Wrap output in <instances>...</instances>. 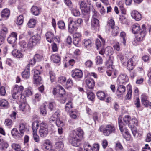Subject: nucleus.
I'll return each instance as SVG.
<instances>
[{
  "label": "nucleus",
  "mask_w": 151,
  "mask_h": 151,
  "mask_svg": "<svg viewBox=\"0 0 151 151\" xmlns=\"http://www.w3.org/2000/svg\"><path fill=\"white\" fill-rule=\"evenodd\" d=\"M42 58V56L39 54H35L34 58V59L36 61V62L40 61Z\"/></svg>",
  "instance_id": "6e6d98bb"
},
{
  "label": "nucleus",
  "mask_w": 151,
  "mask_h": 151,
  "mask_svg": "<svg viewBox=\"0 0 151 151\" xmlns=\"http://www.w3.org/2000/svg\"><path fill=\"white\" fill-rule=\"evenodd\" d=\"M83 44L85 47L89 48L91 47L92 42L89 39H84L83 41Z\"/></svg>",
  "instance_id": "f704fd0d"
},
{
  "label": "nucleus",
  "mask_w": 151,
  "mask_h": 151,
  "mask_svg": "<svg viewBox=\"0 0 151 151\" xmlns=\"http://www.w3.org/2000/svg\"><path fill=\"white\" fill-rule=\"evenodd\" d=\"M58 27L61 29H63L65 28V24L63 21H60L58 23Z\"/></svg>",
  "instance_id": "603ef678"
},
{
  "label": "nucleus",
  "mask_w": 151,
  "mask_h": 151,
  "mask_svg": "<svg viewBox=\"0 0 151 151\" xmlns=\"http://www.w3.org/2000/svg\"><path fill=\"white\" fill-rule=\"evenodd\" d=\"M115 149L117 151H121L123 149V147L120 142H118L116 144Z\"/></svg>",
  "instance_id": "864d4df0"
},
{
  "label": "nucleus",
  "mask_w": 151,
  "mask_h": 151,
  "mask_svg": "<svg viewBox=\"0 0 151 151\" xmlns=\"http://www.w3.org/2000/svg\"><path fill=\"white\" fill-rule=\"evenodd\" d=\"M4 124L6 125L11 127L12 124V121L10 119H6L5 120Z\"/></svg>",
  "instance_id": "680f3d73"
},
{
  "label": "nucleus",
  "mask_w": 151,
  "mask_h": 151,
  "mask_svg": "<svg viewBox=\"0 0 151 151\" xmlns=\"http://www.w3.org/2000/svg\"><path fill=\"white\" fill-rule=\"evenodd\" d=\"M72 77L76 79L80 78L82 77L83 73L81 70L76 69L72 71Z\"/></svg>",
  "instance_id": "2eb2a0df"
},
{
  "label": "nucleus",
  "mask_w": 151,
  "mask_h": 151,
  "mask_svg": "<svg viewBox=\"0 0 151 151\" xmlns=\"http://www.w3.org/2000/svg\"><path fill=\"white\" fill-rule=\"evenodd\" d=\"M39 132L40 136L42 138L46 137L48 134V130L47 124L42 122L39 125Z\"/></svg>",
  "instance_id": "39448f33"
},
{
  "label": "nucleus",
  "mask_w": 151,
  "mask_h": 151,
  "mask_svg": "<svg viewBox=\"0 0 151 151\" xmlns=\"http://www.w3.org/2000/svg\"><path fill=\"white\" fill-rule=\"evenodd\" d=\"M132 89L131 87H130L129 90L127 92L126 96V98L127 99H130L132 96Z\"/></svg>",
  "instance_id": "13d9d810"
},
{
  "label": "nucleus",
  "mask_w": 151,
  "mask_h": 151,
  "mask_svg": "<svg viewBox=\"0 0 151 151\" xmlns=\"http://www.w3.org/2000/svg\"><path fill=\"white\" fill-rule=\"evenodd\" d=\"M53 93L55 95H57L60 97H62L65 94V89L61 86H58L53 89Z\"/></svg>",
  "instance_id": "6e6552de"
},
{
  "label": "nucleus",
  "mask_w": 151,
  "mask_h": 151,
  "mask_svg": "<svg viewBox=\"0 0 151 151\" xmlns=\"http://www.w3.org/2000/svg\"><path fill=\"white\" fill-rule=\"evenodd\" d=\"M72 13L75 16H78L80 14L79 11L76 9H73L72 10Z\"/></svg>",
  "instance_id": "774afa93"
},
{
  "label": "nucleus",
  "mask_w": 151,
  "mask_h": 151,
  "mask_svg": "<svg viewBox=\"0 0 151 151\" xmlns=\"http://www.w3.org/2000/svg\"><path fill=\"white\" fill-rule=\"evenodd\" d=\"M41 37L38 35H36L32 36L30 39L29 41V48H32L35 46L37 44L40 43Z\"/></svg>",
  "instance_id": "423d86ee"
},
{
  "label": "nucleus",
  "mask_w": 151,
  "mask_h": 151,
  "mask_svg": "<svg viewBox=\"0 0 151 151\" xmlns=\"http://www.w3.org/2000/svg\"><path fill=\"white\" fill-rule=\"evenodd\" d=\"M87 97L88 99L92 101L94 99L95 97L94 94L92 92H90L87 93Z\"/></svg>",
  "instance_id": "3c124183"
},
{
  "label": "nucleus",
  "mask_w": 151,
  "mask_h": 151,
  "mask_svg": "<svg viewBox=\"0 0 151 151\" xmlns=\"http://www.w3.org/2000/svg\"><path fill=\"white\" fill-rule=\"evenodd\" d=\"M76 22L70 20L68 25V30L69 33L73 34L77 30Z\"/></svg>",
  "instance_id": "ddd939ff"
},
{
  "label": "nucleus",
  "mask_w": 151,
  "mask_h": 151,
  "mask_svg": "<svg viewBox=\"0 0 151 151\" xmlns=\"http://www.w3.org/2000/svg\"><path fill=\"white\" fill-rule=\"evenodd\" d=\"M128 78L127 76L124 74L120 75L118 77L117 80V83L118 84H127Z\"/></svg>",
  "instance_id": "9d476101"
},
{
  "label": "nucleus",
  "mask_w": 151,
  "mask_h": 151,
  "mask_svg": "<svg viewBox=\"0 0 151 151\" xmlns=\"http://www.w3.org/2000/svg\"><path fill=\"white\" fill-rule=\"evenodd\" d=\"M105 54L106 55L112 54L113 50L112 48L110 46L107 47L105 49Z\"/></svg>",
  "instance_id": "09e8293b"
},
{
  "label": "nucleus",
  "mask_w": 151,
  "mask_h": 151,
  "mask_svg": "<svg viewBox=\"0 0 151 151\" xmlns=\"http://www.w3.org/2000/svg\"><path fill=\"white\" fill-rule=\"evenodd\" d=\"M96 63L97 64H101L103 62V59L100 56H97L96 59Z\"/></svg>",
  "instance_id": "052dcab7"
},
{
  "label": "nucleus",
  "mask_w": 151,
  "mask_h": 151,
  "mask_svg": "<svg viewBox=\"0 0 151 151\" xmlns=\"http://www.w3.org/2000/svg\"><path fill=\"white\" fill-rule=\"evenodd\" d=\"M12 136L16 139L21 138L22 136L20 133H19L16 128H13L11 131Z\"/></svg>",
  "instance_id": "393cba45"
},
{
  "label": "nucleus",
  "mask_w": 151,
  "mask_h": 151,
  "mask_svg": "<svg viewBox=\"0 0 151 151\" xmlns=\"http://www.w3.org/2000/svg\"><path fill=\"white\" fill-rule=\"evenodd\" d=\"M142 151H151V147H150L148 144H145V147L142 149Z\"/></svg>",
  "instance_id": "338daca9"
},
{
  "label": "nucleus",
  "mask_w": 151,
  "mask_h": 151,
  "mask_svg": "<svg viewBox=\"0 0 151 151\" xmlns=\"http://www.w3.org/2000/svg\"><path fill=\"white\" fill-rule=\"evenodd\" d=\"M138 121L135 118H133L130 120L128 125L130 128H132L138 125Z\"/></svg>",
  "instance_id": "5701e85b"
},
{
  "label": "nucleus",
  "mask_w": 151,
  "mask_h": 151,
  "mask_svg": "<svg viewBox=\"0 0 151 151\" xmlns=\"http://www.w3.org/2000/svg\"><path fill=\"white\" fill-rule=\"evenodd\" d=\"M9 106L8 101L4 99L0 100V106L2 107L7 108Z\"/></svg>",
  "instance_id": "e433bc0d"
},
{
  "label": "nucleus",
  "mask_w": 151,
  "mask_h": 151,
  "mask_svg": "<svg viewBox=\"0 0 151 151\" xmlns=\"http://www.w3.org/2000/svg\"><path fill=\"white\" fill-rule=\"evenodd\" d=\"M84 150L86 151H93L92 147L88 143H85L84 146Z\"/></svg>",
  "instance_id": "49530a36"
},
{
  "label": "nucleus",
  "mask_w": 151,
  "mask_h": 151,
  "mask_svg": "<svg viewBox=\"0 0 151 151\" xmlns=\"http://www.w3.org/2000/svg\"><path fill=\"white\" fill-rule=\"evenodd\" d=\"M96 95L99 99L101 100H104L106 97L105 93L102 91H99L96 93Z\"/></svg>",
  "instance_id": "c9c22d12"
},
{
  "label": "nucleus",
  "mask_w": 151,
  "mask_h": 151,
  "mask_svg": "<svg viewBox=\"0 0 151 151\" xmlns=\"http://www.w3.org/2000/svg\"><path fill=\"white\" fill-rule=\"evenodd\" d=\"M5 93V88L4 86H2L0 88V95L1 96H4Z\"/></svg>",
  "instance_id": "0e129e2a"
},
{
  "label": "nucleus",
  "mask_w": 151,
  "mask_h": 151,
  "mask_svg": "<svg viewBox=\"0 0 151 151\" xmlns=\"http://www.w3.org/2000/svg\"><path fill=\"white\" fill-rule=\"evenodd\" d=\"M70 117L74 119H76L79 117V113L77 110H72L70 112Z\"/></svg>",
  "instance_id": "473e14b6"
},
{
  "label": "nucleus",
  "mask_w": 151,
  "mask_h": 151,
  "mask_svg": "<svg viewBox=\"0 0 151 151\" xmlns=\"http://www.w3.org/2000/svg\"><path fill=\"white\" fill-rule=\"evenodd\" d=\"M69 142L73 146L76 147L78 146L81 144V139L74 135L70 139Z\"/></svg>",
  "instance_id": "f8f14e48"
},
{
  "label": "nucleus",
  "mask_w": 151,
  "mask_h": 151,
  "mask_svg": "<svg viewBox=\"0 0 151 151\" xmlns=\"http://www.w3.org/2000/svg\"><path fill=\"white\" fill-rule=\"evenodd\" d=\"M11 146L12 148L15 151H20L21 149L20 146L18 144L13 143Z\"/></svg>",
  "instance_id": "c03bdc74"
},
{
  "label": "nucleus",
  "mask_w": 151,
  "mask_h": 151,
  "mask_svg": "<svg viewBox=\"0 0 151 151\" xmlns=\"http://www.w3.org/2000/svg\"><path fill=\"white\" fill-rule=\"evenodd\" d=\"M132 32L134 34H136L141 30L140 32L136 37V38L137 40L138 41H142L145 37L147 32L145 25H142L141 29L140 25L136 23L132 25Z\"/></svg>",
  "instance_id": "f03ea898"
},
{
  "label": "nucleus",
  "mask_w": 151,
  "mask_h": 151,
  "mask_svg": "<svg viewBox=\"0 0 151 151\" xmlns=\"http://www.w3.org/2000/svg\"><path fill=\"white\" fill-rule=\"evenodd\" d=\"M12 54L13 56L17 58H22L23 56V54L17 49L14 50L12 52Z\"/></svg>",
  "instance_id": "7c9ffc66"
},
{
  "label": "nucleus",
  "mask_w": 151,
  "mask_h": 151,
  "mask_svg": "<svg viewBox=\"0 0 151 151\" xmlns=\"http://www.w3.org/2000/svg\"><path fill=\"white\" fill-rule=\"evenodd\" d=\"M86 83L87 85H94L95 82L94 80L92 79L89 78L86 80Z\"/></svg>",
  "instance_id": "5fc2aeb1"
},
{
  "label": "nucleus",
  "mask_w": 151,
  "mask_h": 151,
  "mask_svg": "<svg viewBox=\"0 0 151 151\" xmlns=\"http://www.w3.org/2000/svg\"><path fill=\"white\" fill-rule=\"evenodd\" d=\"M19 108L20 110L22 111L25 112L29 111L30 110L29 105L24 102L22 103L20 105Z\"/></svg>",
  "instance_id": "bb28decb"
},
{
  "label": "nucleus",
  "mask_w": 151,
  "mask_h": 151,
  "mask_svg": "<svg viewBox=\"0 0 151 151\" xmlns=\"http://www.w3.org/2000/svg\"><path fill=\"white\" fill-rule=\"evenodd\" d=\"M80 8L82 12L87 13L90 11V6H87V4L83 1L81 2L80 4Z\"/></svg>",
  "instance_id": "dca6fc26"
},
{
  "label": "nucleus",
  "mask_w": 151,
  "mask_h": 151,
  "mask_svg": "<svg viewBox=\"0 0 151 151\" xmlns=\"http://www.w3.org/2000/svg\"><path fill=\"white\" fill-rule=\"evenodd\" d=\"M51 60L54 63H58L60 61V58L58 55L52 54L51 56Z\"/></svg>",
  "instance_id": "2f4dec72"
},
{
  "label": "nucleus",
  "mask_w": 151,
  "mask_h": 151,
  "mask_svg": "<svg viewBox=\"0 0 151 151\" xmlns=\"http://www.w3.org/2000/svg\"><path fill=\"white\" fill-rule=\"evenodd\" d=\"M113 47L114 50L119 51L120 50V47L119 43L118 42H116L114 44Z\"/></svg>",
  "instance_id": "e2e57ef3"
},
{
  "label": "nucleus",
  "mask_w": 151,
  "mask_h": 151,
  "mask_svg": "<svg viewBox=\"0 0 151 151\" xmlns=\"http://www.w3.org/2000/svg\"><path fill=\"white\" fill-rule=\"evenodd\" d=\"M40 74V72L37 70L34 71V82L35 84H41L42 79L41 77L38 75Z\"/></svg>",
  "instance_id": "9b49d317"
},
{
  "label": "nucleus",
  "mask_w": 151,
  "mask_h": 151,
  "mask_svg": "<svg viewBox=\"0 0 151 151\" xmlns=\"http://www.w3.org/2000/svg\"><path fill=\"white\" fill-rule=\"evenodd\" d=\"M40 9L36 6H33L31 9L32 13L34 15H38L40 13Z\"/></svg>",
  "instance_id": "c85d7f7f"
},
{
  "label": "nucleus",
  "mask_w": 151,
  "mask_h": 151,
  "mask_svg": "<svg viewBox=\"0 0 151 151\" xmlns=\"http://www.w3.org/2000/svg\"><path fill=\"white\" fill-rule=\"evenodd\" d=\"M100 129L104 135L105 136H108L111 134L114 133L116 130L115 127L110 124L106 125L105 127L103 128L100 127Z\"/></svg>",
  "instance_id": "7ed1b4c3"
},
{
  "label": "nucleus",
  "mask_w": 151,
  "mask_h": 151,
  "mask_svg": "<svg viewBox=\"0 0 151 151\" xmlns=\"http://www.w3.org/2000/svg\"><path fill=\"white\" fill-rule=\"evenodd\" d=\"M44 148L46 150L52 149V144L51 142L49 139L45 140L43 144Z\"/></svg>",
  "instance_id": "412c9836"
},
{
  "label": "nucleus",
  "mask_w": 151,
  "mask_h": 151,
  "mask_svg": "<svg viewBox=\"0 0 151 151\" xmlns=\"http://www.w3.org/2000/svg\"><path fill=\"white\" fill-rule=\"evenodd\" d=\"M116 93L118 95H120L124 92L125 87L124 86H117Z\"/></svg>",
  "instance_id": "c756f323"
},
{
  "label": "nucleus",
  "mask_w": 151,
  "mask_h": 151,
  "mask_svg": "<svg viewBox=\"0 0 151 151\" xmlns=\"http://www.w3.org/2000/svg\"><path fill=\"white\" fill-rule=\"evenodd\" d=\"M24 87L22 86H17L14 88L12 93L13 99L20 102H24L26 100V96L22 93Z\"/></svg>",
  "instance_id": "f257e3e1"
},
{
  "label": "nucleus",
  "mask_w": 151,
  "mask_h": 151,
  "mask_svg": "<svg viewBox=\"0 0 151 151\" xmlns=\"http://www.w3.org/2000/svg\"><path fill=\"white\" fill-rule=\"evenodd\" d=\"M10 14V11L8 9H5L1 12V16L2 17H8Z\"/></svg>",
  "instance_id": "4c0bfd02"
},
{
  "label": "nucleus",
  "mask_w": 151,
  "mask_h": 151,
  "mask_svg": "<svg viewBox=\"0 0 151 151\" xmlns=\"http://www.w3.org/2000/svg\"><path fill=\"white\" fill-rule=\"evenodd\" d=\"M55 123L58 127H62L64 125V123L60 121L59 118Z\"/></svg>",
  "instance_id": "bf43d9fd"
},
{
  "label": "nucleus",
  "mask_w": 151,
  "mask_h": 151,
  "mask_svg": "<svg viewBox=\"0 0 151 151\" xmlns=\"http://www.w3.org/2000/svg\"><path fill=\"white\" fill-rule=\"evenodd\" d=\"M47 40L49 42L54 41L56 39L55 37L54 34L51 32H48L45 34Z\"/></svg>",
  "instance_id": "4be33fe9"
},
{
  "label": "nucleus",
  "mask_w": 151,
  "mask_h": 151,
  "mask_svg": "<svg viewBox=\"0 0 151 151\" xmlns=\"http://www.w3.org/2000/svg\"><path fill=\"white\" fill-rule=\"evenodd\" d=\"M36 23V21L35 19H31L27 23L28 27L29 28L34 27Z\"/></svg>",
  "instance_id": "58836bf2"
},
{
  "label": "nucleus",
  "mask_w": 151,
  "mask_h": 151,
  "mask_svg": "<svg viewBox=\"0 0 151 151\" xmlns=\"http://www.w3.org/2000/svg\"><path fill=\"white\" fill-rule=\"evenodd\" d=\"M8 146L9 145L6 141L2 139H0V149H6Z\"/></svg>",
  "instance_id": "72a5a7b5"
},
{
  "label": "nucleus",
  "mask_w": 151,
  "mask_h": 151,
  "mask_svg": "<svg viewBox=\"0 0 151 151\" xmlns=\"http://www.w3.org/2000/svg\"><path fill=\"white\" fill-rule=\"evenodd\" d=\"M30 76L29 65H27L24 71L22 73V77L25 78H28Z\"/></svg>",
  "instance_id": "a878e982"
},
{
  "label": "nucleus",
  "mask_w": 151,
  "mask_h": 151,
  "mask_svg": "<svg viewBox=\"0 0 151 151\" xmlns=\"http://www.w3.org/2000/svg\"><path fill=\"white\" fill-rule=\"evenodd\" d=\"M8 32V30L6 27H5L4 25H2L1 28V31L0 32V35H2L3 36H5L7 33Z\"/></svg>",
  "instance_id": "37998d69"
},
{
  "label": "nucleus",
  "mask_w": 151,
  "mask_h": 151,
  "mask_svg": "<svg viewBox=\"0 0 151 151\" xmlns=\"http://www.w3.org/2000/svg\"><path fill=\"white\" fill-rule=\"evenodd\" d=\"M39 122L35 121L33 122L32 124V128L33 130V135L34 140L36 142L39 141V137L37 135L36 131L39 127Z\"/></svg>",
  "instance_id": "0eeeda50"
},
{
  "label": "nucleus",
  "mask_w": 151,
  "mask_h": 151,
  "mask_svg": "<svg viewBox=\"0 0 151 151\" xmlns=\"http://www.w3.org/2000/svg\"><path fill=\"white\" fill-rule=\"evenodd\" d=\"M99 21L94 17L92 19L91 22L92 27L94 29H98L99 26Z\"/></svg>",
  "instance_id": "b1692460"
},
{
  "label": "nucleus",
  "mask_w": 151,
  "mask_h": 151,
  "mask_svg": "<svg viewBox=\"0 0 151 151\" xmlns=\"http://www.w3.org/2000/svg\"><path fill=\"white\" fill-rule=\"evenodd\" d=\"M73 135H76L78 138L81 139L84 135V132L83 130L81 129L78 128L73 132Z\"/></svg>",
  "instance_id": "a211bd4d"
},
{
  "label": "nucleus",
  "mask_w": 151,
  "mask_h": 151,
  "mask_svg": "<svg viewBox=\"0 0 151 151\" xmlns=\"http://www.w3.org/2000/svg\"><path fill=\"white\" fill-rule=\"evenodd\" d=\"M17 34L14 32L12 33L11 35L7 38L8 42L10 44L14 43L17 40Z\"/></svg>",
  "instance_id": "6ab92c4d"
},
{
  "label": "nucleus",
  "mask_w": 151,
  "mask_h": 151,
  "mask_svg": "<svg viewBox=\"0 0 151 151\" xmlns=\"http://www.w3.org/2000/svg\"><path fill=\"white\" fill-rule=\"evenodd\" d=\"M49 75L51 81L52 82L54 81L55 79V76L54 73L52 71H50L49 72Z\"/></svg>",
  "instance_id": "69168bd1"
},
{
  "label": "nucleus",
  "mask_w": 151,
  "mask_h": 151,
  "mask_svg": "<svg viewBox=\"0 0 151 151\" xmlns=\"http://www.w3.org/2000/svg\"><path fill=\"white\" fill-rule=\"evenodd\" d=\"M19 44L22 48L24 49V50H26L28 47H29V43L28 44H27L26 42L24 41H21L19 43Z\"/></svg>",
  "instance_id": "a18cd8bd"
},
{
  "label": "nucleus",
  "mask_w": 151,
  "mask_h": 151,
  "mask_svg": "<svg viewBox=\"0 0 151 151\" xmlns=\"http://www.w3.org/2000/svg\"><path fill=\"white\" fill-rule=\"evenodd\" d=\"M131 16L133 19L137 21L140 20L142 18L140 14L136 10H133L132 12Z\"/></svg>",
  "instance_id": "f3484780"
},
{
  "label": "nucleus",
  "mask_w": 151,
  "mask_h": 151,
  "mask_svg": "<svg viewBox=\"0 0 151 151\" xmlns=\"http://www.w3.org/2000/svg\"><path fill=\"white\" fill-rule=\"evenodd\" d=\"M23 22V17L22 15H20L17 18L16 23L20 25H22Z\"/></svg>",
  "instance_id": "79ce46f5"
},
{
  "label": "nucleus",
  "mask_w": 151,
  "mask_h": 151,
  "mask_svg": "<svg viewBox=\"0 0 151 151\" xmlns=\"http://www.w3.org/2000/svg\"><path fill=\"white\" fill-rule=\"evenodd\" d=\"M131 119L130 116L128 115H125L123 119L124 122L126 124H129Z\"/></svg>",
  "instance_id": "8fccbe9b"
},
{
  "label": "nucleus",
  "mask_w": 151,
  "mask_h": 151,
  "mask_svg": "<svg viewBox=\"0 0 151 151\" xmlns=\"http://www.w3.org/2000/svg\"><path fill=\"white\" fill-rule=\"evenodd\" d=\"M66 78L65 77L63 76H61L59 77L58 79V82L61 84H63L65 82Z\"/></svg>",
  "instance_id": "4d7b16f0"
},
{
  "label": "nucleus",
  "mask_w": 151,
  "mask_h": 151,
  "mask_svg": "<svg viewBox=\"0 0 151 151\" xmlns=\"http://www.w3.org/2000/svg\"><path fill=\"white\" fill-rule=\"evenodd\" d=\"M55 147L59 151H66L64 149V145L62 142H56Z\"/></svg>",
  "instance_id": "cd10ccee"
},
{
  "label": "nucleus",
  "mask_w": 151,
  "mask_h": 151,
  "mask_svg": "<svg viewBox=\"0 0 151 151\" xmlns=\"http://www.w3.org/2000/svg\"><path fill=\"white\" fill-rule=\"evenodd\" d=\"M73 108L72 103L71 102H69L66 103L65 107V111L67 112H70L72 110L71 109Z\"/></svg>",
  "instance_id": "a19ab883"
},
{
  "label": "nucleus",
  "mask_w": 151,
  "mask_h": 151,
  "mask_svg": "<svg viewBox=\"0 0 151 151\" xmlns=\"http://www.w3.org/2000/svg\"><path fill=\"white\" fill-rule=\"evenodd\" d=\"M60 111L55 112L50 118L49 121L51 123L54 122L55 123L59 118L60 117Z\"/></svg>",
  "instance_id": "aec40b11"
},
{
  "label": "nucleus",
  "mask_w": 151,
  "mask_h": 151,
  "mask_svg": "<svg viewBox=\"0 0 151 151\" xmlns=\"http://www.w3.org/2000/svg\"><path fill=\"white\" fill-rule=\"evenodd\" d=\"M46 106L45 105H43L41 107L40 112L41 114L43 116L47 114V111L46 110Z\"/></svg>",
  "instance_id": "de8ad7c7"
},
{
  "label": "nucleus",
  "mask_w": 151,
  "mask_h": 151,
  "mask_svg": "<svg viewBox=\"0 0 151 151\" xmlns=\"http://www.w3.org/2000/svg\"><path fill=\"white\" fill-rule=\"evenodd\" d=\"M108 25L111 27L112 29V35L113 36H116L119 33V28L116 26H114L115 23L114 20H110L108 22Z\"/></svg>",
  "instance_id": "1a4fd4ad"
},
{
  "label": "nucleus",
  "mask_w": 151,
  "mask_h": 151,
  "mask_svg": "<svg viewBox=\"0 0 151 151\" xmlns=\"http://www.w3.org/2000/svg\"><path fill=\"white\" fill-rule=\"evenodd\" d=\"M127 67L129 70H132L133 68L134 65L132 58H130L128 60L127 64Z\"/></svg>",
  "instance_id": "ea45409f"
},
{
  "label": "nucleus",
  "mask_w": 151,
  "mask_h": 151,
  "mask_svg": "<svg viewBox=\"0 0 151 151\" xmlns=\"http://www.w3.org/2000/svg\"><path fill=\"white\" fill-rule=\"evenodd\" d=\"M19 129L20 132L22 136L25 132H27L29 131L28 126L26 123H22L19 125Z\"/></svg>",
  "instance_id": "4468645a"
},
{
  "label": "nucleus",
  "mask_w": 151,
  "mask_h": 151,
  "mask_svg": "<svg viewBox=\"0 0 151 151\" xmlns=\"http://www.w3.org/2000/svg\"><path fill=\"white\" fill-rule=\"evenodd\" d=\"M119 125V129L121 132L123 137L127 141H129L131 138V136L127 129L123 125L122 122L121 120H118Z\"/></svg>",
  "instance_id": "20e7f679"
}]
</instances>
